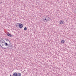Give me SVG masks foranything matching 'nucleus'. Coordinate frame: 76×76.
<instances>
[{
	"instance_id": "obj_1",
	"label": "nucleus",
	"mask_w": 76,
	"mask_h": 76,
	"mask_svg": "<svg viewBox=\"0 0 76 76\" xmlns=\"http://www.w3.org/2000/svg\"><path fill=\"white\" fill-rule=\"evenodd\" d=\"M17 25H19V27L20 28H23V24L22 23H17Z\"/></svg>"
},
{
	"instance_id": "obj_2",
	"label": "nucleus",
	"mask_w": 76,
	"mask_h": 76,
	"mask_svg": "<svg viewBox=\"0 0 76 76\" xmlns=\"http://www.w3.org/2000/svg\"><path fill=\"white\" fill-rule=\"evenodd\" d=\"M59 23L61 25H63L64 23V21L62 20H60L59 21Z\"/></svg>"
},
{
	"instance_id": "obj_3",
	"label": "nucleus",
	"mask_w": 76,
	"mask_h": 76,
	"mask_svg": "<svg viewBox=\"0 0 76 76\" xmlns=\"http://www.w3.org/2000/svg\"><path fill=\"white\" fill-rule=\"evenodd\" d=\"M7 35L8 36H9V37H13V35H12L10 34L9 33L7 34Z\"/></svg>"
},
{
	"instance_id": "obj_4",
	"label": "nucleus",
	"mask_w": 76,
	"mask_h": 76,
	"mask_svg": "<svg viewBox=\"0 0 76 76\" xmlns=\"http://www.w3.org/2000/svg\"><path fill=\"white\" fill-rule=\"evenodd\" d=\"M17 75H18V73H17V72H15L13 74L14 76H17Z\"/></svg>"
},
{
	"instance_id": "obj_5",
	"label": "nucleus",
	"mask_w": 76,
	"mask_h": 76,
	"mask_svg": "<svg viewBox=\"0 0 76 76\" xmlns=\"http://www.w3.org/2000/svg\"><path fill=\"white\" fill-rule=\"evenodd\" d=\"M61 44H63V43H64V40H62L61 41Z\"/></svg>"
},
{
	"instance_id": "obj_6",
	"label": "nucleus",
	"mask_w": 76,
	"mask_h": 76,
	"mask_svg": "<svg viewBox=\"0 0 76 76\" xmlns=\"http://www.w3.org/2000/svg\"><path fill=\"white\" fill-rule=\"evenodd\" d=\"M48 20H47V19L46 18H45V20H46V21L47 22H48V21H49V20H50V18L49 17H48Z\"/></svg>"
},
{
	"instance_id": "obj_7",
	"label": "nucleus",
	"mask_w": 76,
	"mask_h": 76,
	"mask_svg": "<svg viewBox=\"0 0 76 76\" xmlns=\"http://www.w3.org/2000/svg\"><path fill=\"white\" fill-rule=\"evenodd\" d=\"M4 40L3 39H2V41H1V44H3V43H4Z\"/></svg>"
},
{
	"instance_id": "obj_8",
	"label": "nucleus",
	"mask_w": 76,
	"mask_h": 76,
	"mask_svg": "<svg viewBox=\"0 0 76 76\" xmlns=\"http://www.w3.org/2000/svg\"><path fill=\"white\" fill-rule=\"evenodd\" d=\"M21 74L19 73V74H17V76H21Z\"/></svg>"
},
{
	"instance_id": "obj_9",
	"label": "nucleus",
	"mask_w": 76,
	"mask_h": 76,
	"mask_svg": "<svg viewBox=\"0 0 76 76\" xmlns=\"http://www.w3.org/2000/svg\"><path fill=\"white\" fill-rule=\"evenodd\" d=\"M5 44L6 46H9V44H7V43L5 42Z\"/></svg>"
},
{
	"instance_id": "obj_10",
	"label": "nucleus",
	"mask_w": 76,
	"mask_h": 76,
	"mask_svg": "<svg viewBox=\"0 0 76 76\" xmlns=\"http://www.w3.org/2000/svg\"><path fill=\"white\" fill-rule=\"evenodd\" d=\"M0 46H1V48H4V49H6V48H3V47L2 46H1V44H0Z\"/></svg>"
},
{
	"instance_id": "obj_11",
	"label": "nucleus",
	"mask_w": 76,
	"mask_h": 76,
	"mask_svg": "<svg viewBox=\"0 0 76 76\" xmlns=\"http://www.w3.org/2000/svg\"><path fill=\"white\" fill-rule=\"evenodd\" d=\"M24 30V31H26V30H27V28L26 27H25Z\"/></svg>"
},
{
	"instance_id": "obj_12",
	"label": "nucleus",
	"mask_w": 76,
	"mask_h": 76,
	"mask_svg": "<svg viewBox=\"0 0 76 76\" xmlns=\"http://www.w3.org/2000/svg\"><path fill=\"white\" fill-rule=\"evenodd\" d=\"M1 45L2 46L3 45H4V44H3V43L1 44Z\"/></svg>"
},
{
	"instance_id": "obj_13",
	"label": "nucleus",
	"mask_w": 76,
	"mask_h": 76,
	"mask_svg": "<svg viewBox=\"0 0 76 76\" xmlns=\"http://www.w3.org/2000/svg\"><path fill=\"white\" fill-rule=\"evenodd\" d=\"M3 3V2H2H2H1V3Z\"/></svg>"
},
{
	"instance_id": "obj_14",
	"label": "nucleus",
	"mask_w": 76,
	"mask_h": 76,
	"mask_svg": "<svg viewBox=\"0 0 76 76\" xmlns=\"http://www.w3.org/2000/svg\"><path fill=\"white\" fill-rule=\"evenodd\" d=\"M10 76H12V75H10Z\"/></svg>"
}]
</instances>
